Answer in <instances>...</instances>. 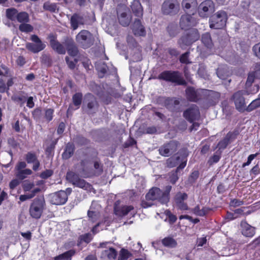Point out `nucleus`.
Here are the masks:
<instances>
[{
	"mask_svg": "<svg viewBox=\"0 0 260 260\" xmlns=\"http://www.w3.org/2000/svg\"><path fill=\"white\" fill-rule=\"evenodd\" d=\"M50 45L52 49L59 54H65L66 51L69 55L75 57L79 54V50L74 41L67 38L64 42V46L59 42L53 34L49 36Z\"/></svg>",
	"mask_w": 260,
	"mask_h": 260,
	"instance_id": "nucleus-1",
	"label": "nucleus"
},
{
	"mask_svg": "<svg viewBox=\"0 0 260 260\" xmlns=\"http://www.w3.org/2000/svg\"><path fill=\"white\" fill-rule=\"evenodd\" d=\"M171 185H167L165 190L162 191L159 187H153L150 189L145 196L147 201H156L162 205H167L170 200Z\"/></svg>",
	"mask_w": 260,
	"mask_h": 260,
	"instance_id": "nucleus-2",
	"label": "nucleus"
},
{
	"mask_svg": "<svg viewBox=\"0 0 260 260\" xmlns=\"http://www.w3.org/2000/svg\"><path fill=\"white\" fill-rule=\"evenodd\" d=\"M159 80L171 82L176 85L186 86L187 82L178 71L166 70L160 73L157 77Z\"/></svg>",
	"mask_w": 260,
	"mask_h": 260,
	"instance_id": "nucleus-3",
	"label": "nucleus"
},
{
	"mask_svg": "<svg viewBox=\"0 0 260 260\" xmlns=\"http://www.w3.org/2000/svg\"><path fill=\"white\" fill-rule=\"evenodd\" d=\"M228 18V15L226 12L223 10L217 11L210 17V27L213 29L223 28L226 25Z\"/></svg>",
	"mask_w": 260,
	"mask_h": 260,
	"instance_id": "nucleus-4",
	"label": "nucleus"
},
{
	"mask_svg": "<svg viewBox=\"0 0 260 260\" xmlns=\"http://www.w3.org/2000/svg\"><path fill=\"white\" fill-rule=\"evenodd\" d=\"M200 34L196 28H192L186 31L178 40V44L183 49L185 46H188L198 41L200 38Z\"/></svg>",
	"mask_w": 260,
	"mask_h": 260,
	"instance_id": "nucleus-5",
	"label": "nucleus"
},
{
	"mask_svg": "<svg viewBox=\"0 0 260 260\" xmlns=\"http://www.w3.org/2000/svg\"><path fill=\"white\" fill-rule=\"evenodd\" d=\"M99 104L96 98L91 93L85 95L83 108L89 115H93L98 110Z\"/></svg>",
	"mask_w": 260,
	"mask_h": 260,
	"instance_id": "nucleus-6",
	"label": "nucleus"
},
{
	"mask_svg": "<svg viewBox=\"0 0 260 260\" xmlns=\"http://www.w3.org/2000/svg\"><path fill=\"white\" fill-rule=\"evenodd\" d=\"M45 206V202L43 197H37L34 199L29 207L30 216L35 219H39L42 215Z\"/></svg>",
	"mask_w": 260,
	"mask_h": 260,
	"instance_id": "nucleus-7",
	"label": "nucleus"
},
{
	"mask_svg": "<svg viewBox=\"0 0 260 260\" xmlns=\"http://www.w3.org/2000/svg\"><path fill=\"white\" fill-rule=\"evenodd\" d=\"M76 40L83 49L90 47L94 43V39L92 34L88 30H81L76 36Z\"/></svg>",
	"mask_w": 260,
	"mask_h": 260,
	"instance_id": "nucleus-8",
	"label": "nucleus"
},
{
	"mask_svg": "<svg viewBox=\"0 0 260 260\" xmlns=\"http://www.w3.org/2000/svg\"><path fill=\"white\" fill-rule=\"evenodd\" d=\"M180 143L177 140H170L165 143L158 149L160 155L168 157L175 153L180 146Z\"/></svg>",
	"mask_w": 260,
	"mask_h": 260,
	"instance_id": "nucleus-9",
	"label": "nucleus"
},
{
	"mask_svg": "<svg viewBox=\"0 0 260 260\" xmlns=\"http://www.w3.org/2000/svg\"><path fill=\"white\" fill-rule=\"evenodd\" d=\"M157 102L171 112L177 113L180 111L178 107L180 101L175 98L159 96L157 99Z\"/></svg>",
	"mask_w": 260,
	"mask_h": 260,
	"instance_id": "nucleus-10",
	"label": "nucleus"
},
{
	"mask_svg": "<svg viewBox=\"0 0 260 260\" xmlns=\"http://www.w3.org/2000/svg\"><path fill=\"white\" fill-rule=\"evenodd\" d=\"M246 93L245 90H239L235 92L231 96V100L234 102L235 108L240 113L244 112V107L246 104L244 95Z\"/></svg>",
	"mask_w": 260,
	"mask_h": 260,
	"instance_id": "nucleus-11",
	"label": "nucleus"
},
{
	"mask_svg": "<svg viewBox=\"0 0 260 260\" xmlns=\"http://www.w3.org/2000/svg\"><path fill=\"white\" fill-rule=\"evenodd\" d=\"M239 134V132L238 129L228 132L225 136L218 142L216 147L218 149L216 153H217L218 151L222 152L223 150L225 149L230 143L236 139Z\"/></svg>",
	"mask_w": 260,
	"mask_h": 260,
	"instance_id": "nucleus-12",
	"label": "nucleus"
},
{
	"mask_svg": "<svg viewBox=\"0 0 260 260\" xmlns=\"http://www.w3.org/2000/svg\"><path fill=\"white\" fill-rule=\"evenodd\" d=\"M30 40L35 43H27L26 44V48L28 51L34 53H37L45 48L46 45L42 42L37 35H32L30 37Z\"/></svg>",
	"mask_w": 260,
	"mask_h": 260,
	"instance_id": "nucleus-13",
	"label": "nucleus"
},
{
	"mask_svg": "<svg viewBox=\"0 0 260 260\" xmlns=\"http://www.w3.org/2000/svg\"><path fill=\"white\" fill-rule=\"evenodd\" d=\"M179 4L177 0H165L161 6V11L164 14L174 15L178 13Z\"/></svg>",
	"mask_w": 260,
	"mask_h": 260,
	"instance_id": "nucleus-14",
	"label": "nucleus"
},
{
	"mask_svg": "<svg viewBox=\"0 0 260 260\" xmlns=\"http://www.w3.org/2000/svg\"><path fill=\"white\" fill-rule=\"evenodd\" d=\"M50 203L55 205H62L68 201V193L64 190H59L49 196Z\"/></svg>",
	"mask_w": 260,
	"mask_h": 260,
	"instance_id": "nucleus-15",
	"label": "nucleus"
},
{
	"mask_svg": "<svg viewBox=\"0 0 260 260\" xmlns=\"http://www.w3.org/2000/svg\"><path fill=\"white\" fill-rule=\"evenodd\" d=\"M183 116L189 122H193L200 118V112L198 107L192 105L186 109L183 113Z\"/></svg>",
	"mask_w": 260,
	"mask_h": 260,
	"instance_id": "nucleus-16",
	"label": "nucleus"
},
{
	"mask_svg": "<svg viewBox=\"0 0 260 260\" xmlns=\"http://www.w3.org/2000/svg\"><path fill=\"white\" fill-rule=\"evenodd\" d=\"M127 7L123 5H118L117 14L119 23L123 26H127L131 22V18L126 13Z\"/></svg>",
	"mask_w": 260,
	"mask_h": 260,
	"instance_id": "nucleus-17",
	"label": "nucleus"
},
{
	"mask_svg": "<svg viewBox=\"0 0 260 260\" xmlns=\"http://www.w3.org/2000/svg\"><path fill=\"white\" fill-rule=\"evenodd\" d=\"M214 9V4L211 0H206L199 5V14L202 17H207Z\"/></svg>",
	"mask_w": 260,
	"mask_h": 260,
	"instance_id": "nucleus-18",
	"label": "nucleus"
},
{
	"mask_svg": "<svg viewBox=\"0 0 260 260\" xmlns=\"http://www.w3.org/2000/svg\"><path fill=\"white\" fill-rule=\"evenodd\" d=\"M196 23L197 21L193 16L188 14L182 15L180 19L179 25L182 29H189Z\"/></svg>",
	"mask_w": 260,
	"mask_h": 260,
	"instance_id": "nucleus-19",
	"label": "nucleus"
},
{
	"mask_svg": "<svg viewBox=\"0 0 260 260\" xmlns=\"http://www.w3.org/2000/svg\"><path fill=\"white\" fill-rule=\"evenodd\" d=\"M119 201H117L114 205V213L118 217H124L134 209V207L132 205L119 206Z\"/></svg>",
	"mask_w": 260,
	"mask_h": 260,
	"instance_id": "nucleus-20",
	"label": "nucleus"
},
{
	"mask_svg": "<svg viewBox=\"0 0 260 260\" xmlns=\"http://www.w3.org/2000/svg\"><path fill=\"white\" fill-rule=\"evenodd\" d=\"M188 196L185 192H178L174 197V201L177 207L181 210H187L188 207L184 201L187 199Z\"/></svg>",
	"mask_w": 260,
	"mask_h": 260,
	"instance_id": "nucleus-21",
	"label": "nucleus"
},
{
	"mask_svg": "<svg viewBox=\"0 0 260 260\" xmlns=\"http://www.w3.org/2000/svg\"><path fill=\"white\" fill-rule=\"evenodd\" d=\"M242 234L248 238H252L255 234V228L251 226L247 223L245 220H243L240 222Z\"/></svg>",
	"mask_w": 260,
	"mask_h": 260,
	"instance_id": "nucleus-22",
	"label": "nucleus"
},
{
	"mask_svg": "<svg viewBox=\"0 0 260 260\" xmlns=\"http://www.w3.org/2000/svg\"><path fill=\"white\" fill-rule=\"evenodd\" d=\"M25 159L27 164H32V170L35 171L38 170L40 167V162L38 158L36 153L33 151L28 152L25 155Z\"/></svg>",
	"mask_w": 260,
	"mask_h": 260,
	"instance_id": "nucleus-23",
	"label": "nucleus"
},
{
	"mask_svg": "<svg viewBox=\"0 0 260 260\" xmlns=\"http://www.w3.org/2000/svg\"><path fill=\"white\" fill-rule=\"evenodd\" d=\"M187 163V159L185 156H182V162L177 167L176 170L175 171H172L169 175V180L170 182L172 184H175L176 182L178 181L179 177L178 176V172L180 170H182L185 168Z\"/></svg>",
	"mask_w": 260,
	"mask_h": 260,
	"instance_id": "nucleus-24",
	"label": "nucleus"
},
{
	"mask_svg": "<svg viewBox=\"0 0 260 260\" xmlns=\"http://www.w3.org/2000/svg\"><path fill=\"white\" fill-rule=\"evenodd\" d=\"M130 7L131 11L134 16L142 19L143 9L139 0H133Z\"/></svg>",
	"mask_w": 260,
	"mask_h": 260,
	"instance_id": "nucleus-25",
	"label": "nucleus"
},
{
	"mask_svg": "<svg viewBox=\"0 0 260 260\" xmlns=\"http://www.w3.org/2000/svg\"><path fill=\"white\" fill-rule=\"evenodd\" d=\"M139 18L135 19L133 24V31L135 36H145L146 34L145 28Z\"/></svg>",
	"mask_w": 260,
	"mask_h": 260,
	"instance_id": "nucleus-26",
	"label": "nucleus"
},
{
	"mask_svg": "<svg viewBox=\"0 0 260 260\" xmlns=\"http://www.w3.org/2000/svg\"><path fill=\"white\" fill-rule=\"evenodd\" d=\"M186 149H182V151H184L185 153L181 155V156H172L167 159L166 164L169 168H173L180 165L182 162V156H185L187 159V154H186Z\"/></svg>",
	"mask_w": 260,
	"mask_h": 260,
	"instance_id": "nucleus-27",
	"label": "nucleus"
},
{
	"mask_svg": "<svg viewBox=\"0 0 260 260\" xmlns=\"http://www.w3.org/2000/svg\"><path fill=\"white\" fill-rule=\"evenodd\" d=\"M185 94L187 99L190 102H197L199 100L198 93L193 87H187L185 89Z\"/></svg>",
	"mask_w": 260,
	"mask_h": 260,
	"instance_id": "nucleus-28",
	"label": "nucleus"
},
{
	"mask_svg": "<svg viewBox=\"0 0 260 260\" xmlns=\"http://www.w3.org/2000/svg\"><path fill=\"white\" fill-rule=\"evenodd\" d=\"M75 151V146L73 143H68L65 147L62 157L64 159H68L72 157Z\"/></svg>",
	"mask_w": 260,
	"mask_h": 260,
	"instance_id": "nucleus-29",
	"label": "nucleus"
},
{
	"mask_svg": "<svg viewBox=\"0 0 260 260\" xmlns=\"http://www.w3.org/2000/svg\"><path fill=\"white\" fill-rule=\"evenodd\" d=\"M117 255V252L113 247H110L108 249L105 250L102 252V257H107L109 259H114Z\"/></svg>",
	"mask_w": 260,
	"mask_h": 260,
	"instance_id": "nucleus-30",
	"label": "nucleus"
},
{
	"mask_svg": "<svg viewBox=\"0 0 260 260\" xmlns=\"http://www.w3.org/2000/svg\"><path fill=\"white\" fill-rule=\"evenodd\" d=\"M83 20V17L80 16L79 14L77 13H74L71 17L70 19V23L71 28L73 30H76L78 28L79 24L82 23L81 22V21Z\"/></svg>",
	"mask_w": 260,
	"mask_h": 260,
	"instance_id": "nucleus-31",
	"label": "nucleus"
},
{
	"mask_svg": "<svg viewBox=\"0 0 260 260\" xmlns=\"http://www.w3.org/2000/svg\"><path fill=\"white\" fill-rule=\"evenodd\" d=\"M162 244L166 247L173 248L177 245V241L172 237H167L161 240Z\"/></svg>",
	"mask_w": 260,
	"mask_h": 260,
	"instance_id": "nucleus-32",
	"label": "nucleus"
},
{
	"mask_svg": "<svg viewBox=\"0 0 260 260\" xmlns=\"http://www.w3.org/2000/svg\"><path fill=\"white\" fill-rule=\"evenodd\" d=\"M76 251L74 249H70L54 257V259L71 260L72 257L75 255Z\"/></svg>",
	"mask_w": 260,
	"mask_h": 260,
	"instance_id": "nucleus-33",
	"label": "nucleus"
},
{
	"mask_svg": "<svg viewBox=\"0 0 260 260\" xmlns=\"http://www.w3.org/2000/svg\"><path fill=\"white\" fill-rule=\"evenodd\" d=\"M93 237L89 233L81 235L78 237L77 245L78 246H80L83 242L86 244H88L91 241Z\"/></svg>",
	"mask_w": 260,
	"mask_h": 260,
	"instance_id": "nucleus-34",
	"label": "nucleus"
},
{
	"mask_svg": "<svg viewBox=\"0 0 260 260\" xmlns=\"http://www.w3.org/2000/svg\"><path fill=\"white\" fill-rule=\"evenodd\" d=\"M17 13V10L14 8L7 9L6 11L7 18L12 21L16 20Z\"/></svg>",
	"mask_w": 260,
	"mask_h": 260,
	"instance_id": "nucleus-35",
	"label": "nucleus"
},
{
	"mask_svg": "<svg viewBox=\"0 0 260 260\" xmlns=\"http://www.w3.org/2000/svg\"><path fill=\"white\" fill-rule=\"evenodd\" d=\"M83 98V94L81 92H76L72 96V101L74 106L77 108L76 109L79 108L80 105L82 104Z\"/></svg>",
	"mask_w": 260,
	"mask_h": 260,
	"instance_id": "nucleus-36",
	"label": "nucleus"
},
{
	"mask_svg": "<svg viewBox=\"0 0 260 260\" xmlns=\"http://www.w3.org/2000/svg\"><path fill=\"white\" fill-rule=\"evenodd\" d=\"M202 42L207 48H211L212 45V41L209 32H206L202 35Z\"/></svg>",
	"mask_w": 260,
	"mask_h": 260,
	"instance_id": "nucleus-37",
	"label": "nucleus"
},
{
	"mask_svg": "<svg viewBox=\"0 0 260 260\" xmlns=\"http://www.w3.org/2000/svg\"><path fill=\"white\" fill-rule=\"evenodd\" d=\"M16 20L21 23H27L29 21V15L26 12H18Z\"/></svg>",
	"mask_w": 260,
	"mask_h": 260,
	"instance_id": "nucleus-38",
	"label": "nucleus"
},
{
	"mask_svg": "<svg viewBox=\"0 0 260 260\" xmlns=\"http://www.w3.org/2000/svg\"><path fill=\"white\" fill-rule=\"evenodd\" d=\"M67 179L71 183H72L74 185L75 183H76L78 179L80 178L78 174L73 171H69L67 173L66 175Z\"/></svg>",
	"mask_w": 260,
	"mask_h": 260,
	"instance_id": "nucleus-39",
	"label": "nucleus"
},
{
	"mask_svg": "<svg viewBox=\"0 0 260 260\" xmlns=\"http://www.w3.org/2000/svg\"><path fill=\"white\" fill-rule=\"evenodd\" d=\"M32 172L29 169H25L17 172L16 174V177L19 180H23L27 177L28 175L32 174Z\"/></svg>",
	"mask_w": 260,
	"mask_h": 260,
	"instance_id": "nucleus-40",
	"label": "nucleus"
},
{
	"mask_svg": "<svg viewBox=\"0 0 260 260\" xmlns=\"http://www.w3.org/2000/svg\"><path fill=\"white\" fill-rule=\"evenodd\" d=\"M43 8L46 11L50 12H58V8H57L56 4L50 3V2H45L43 5Z\"/></svg>",
	"mask_w": 260,
	"mask_h": 260,
	"instance_id": "nucleus-41",
	"label": "nucleus"
},
{
	"mask_svg": "<svg viewBox=\"0 0 260 260\" xmlns=\"http://www.w3.org/2000/svg\"><path fill=\"white\" fill-rule=\"evenodd\" d=\"M75 186L84 189L85 190H87L90 188L91 185L89 183L87 182L85 180L80 178L78 179V181L75 183Z\"/></svg>",
	"mask_w": 260,
	"mask_h": 260,
	"instance_id": "nucleus-42",
	"label": "nucleus"
},
{
	"mask_svg": "<svg viewBox=\"0 0 260 260\" xmlns=\"http://www.w3.org/2000/svg\"><path fill=\"white\" fill-rule=\"evenodd\" d=\"M190 52L187 51L182 54L179 57V61L182 64H188L191 63L189 60Z\"/></svg>",
	"mask_w": 260,
	"mask_h": 260,
	"instance_id": "nucleus-43",
	"label": "nucleus"
},
{
	"mask_svg": "<svg viewBox=\"0 0 260 260\" xmlns=\"http://www.w3.org/2000/svg\"><path fill=\"white\" fill-rule=\"evenodd\" d=\"M96 69L98 72L99 77L101 78L107 73L108 68L106 63L103 62L102 64L98 67Z\"/></svg>",
	"mask_w": 260,
	"mask_h": 260,
	"instance_id": "nucleus-44",
	"label": "nucleus"
},
{
	"mask_svg": "<svg viewBox=\"0 0 260 260\" xmlns=\"http://www.w3.org/2000/svg\"><path fill=\"white\" fill-rule=\"evenodd\" d=\"M19 29L21 32L28 33L32 31L34 27L30 24L23 23L19 25Z\"/></svg>",
	"mask_w": 260,
	"mask_h": 260,
	"instance_id": "nucleus-45",
	"label": "nucleus"
},
{
	"mask_svg": "<svg viewBox=\"0 0 260 260\" xmlns=\"http://www.w3.org/2000/svg\"><path fill=\"white\" fill-rule=\"evenodd\" d=\"M56 143V141H53L49 146L46 147L45 149V153L48 156L53 155Z\"/></svg>",
	"mask_w": 260,
	"mask_h": 260,
	"instance_id": "nucleus-46",
	"label": "nucleus"
},
{
	"mask_svg": "<svg viewBox=\"0 0 260 260\" xmlns=\"http://www.w3.org/2000/svg\"><path fill=\"white\" fill-rule=\"evenodd\" d=\"M164 214L168 217V221L170 224H174L177 221V216L171 212V211L167 209L165 211Z\"/></svg>",
	"mask_w": 260,
	"mask_h": 260,
	"instance_id": "nucleus-47",
	"label": "nucleus"
},
{
	"mask_svg": "<svg viewBox=\"0 0 260 260\" xmlns=\"http://www.w3.org/2000/svg\"><path fill=\"white\" fill-rule=\"evenodd\" d=\"M197 5V0H183L182 2V7L186 9H189L191 7H195Z\"/></svg>",
	"mask_w": 260,
	"mask_h": 260,
	"instance_id": "nucleus-48",
	"label": "nucleus"
},
{
	"mask_svg": "<svg viewBox=\"0 0 260 260\" xmlns=\"http://www.w3.org/2000/svg\"><path fill=\"white\" fill-rule=\"evenodd\" d=\"M41 62L48 67H51L52 60L49 55L44 54L41 57Z\"/></svg>",
	"mask_w": 260,
	"mask_h": 260,
	"instance_id": "nucleus-49",
	"label": "nucleus"
},
{
	"mask_svg": "<svg viewBox=\"0 0 260 260\" xmlns=\"http://www.w3.org/2000/svg\"><path fill=\"white\" fill-rule=\"evenodd\" d=\"M0 76L10 77L9 69L4 64L0 63Z\"/></svg>",
	"mask_w": 260,
	"mask_h": 260,
	"instance_id": "nucleus-50",
	"label": "nucleus"
},
{
	"mask_svg": "<svg viewBox=\"0 0 260 260\" xmlns=\"http://www.w3.org/2000/svg\"><path fill=\"white\" fill-rule=\"evenodd\" d=\"M132 256V253L128 250L122 248L120 251V255L118 258L121 260H127Z\"/></svg>",
	"mask_w": 260,
	"mask_h": 260,
	"instance_id": "nucleus-51",
	"label": "nucleus"
},
{
	"mask_svg": "<svg viewBox=\"0 0 260 260\" xmlns=\"http://www.w3.org/2000/svg\"><path fill=\"white\" fill-rule=\"evenodd\" d=\"M54 110L53 109L49 108L45 110L44 118L48 122L51 121L53 117Z\"/></svg>",
	"mask_w": 260,
	"mask_h": 260,
	"instance_id": "nucleus-52",
	"label": "nucleus"
},
{
	"mask_svg": "<svg viewBox=\"0 0 260 260\" xmlns=\"http://www.w3.org/2000/svg\"><path fill=\"white\" fill-rule=\"evenodd\" d=\"M218 152V154H214L213 156L209 158L208 161V163L209 165H212L213 164L217 163L219 161L221 158V151Z\"/></svg>",
	"mask_w": 260,
	"mask_h": 260,
	"instance_id": "nucleus-53",
	"label": "nucleus"
},
{
	"mask_svg": "<svg viewBox=\"0 0 260 260\" xmlns=\"http://www.w3.org/2000/svg\"><path fill=\"white\" fill-rule=\"evenodd\" d=\"M66 62L71 70H74L75 68L76 63L78 62V59L74 58L73 60H71L69 56L65 57Z\"/></svg>",
	"mask_w": 260,
	"mask_h": 260,
	"instance_id": "nucleus-54",
	"label": "nucleus"
},
{
	"mask_svg": "<svg viewBox=\"0 0 260 260\" xmlns=\"http://www.w3.org/2000/svg\"><path fill=\"white\" fill-rule=\"evenodd\" d=\"M77 143L80 146H85L88 144L89 140L82 136H77L76 138Z\"/></svg>",
	"mask_w": 260,
	"mask_h": 260,
	"instance_id": "nucleus-55",
	"label": "nucleus"
},
{
	"mask_svg": "<svg viewBox=\"0 0 260 260\" xmlns=\"http://www.w3.org/2000/svg\"><path fill=\"white\" fill-rule=\"evenodd\" d=\"M12 99L15 102L23 104L26 102L27 96L23 94L16 95L12 98Z\"/></svg>",
	"mask_w": 260,
	"mask_h": 260,
	"instance_id": "nucleus-56",
	"label": "nucleus"
},
{
	"mask_svg": "<svg viewBox=\"0 0 260 260\" xmlns=\"http://www.w3.org/2000/svg\"><path fill=\"white\" fill-rule=\"evenodd\" d=\"M137 144V141L131 136H129L128 139L124 143L123 147L124 148H127Z\"/></svg>",
	"mask_w": 260,
	"mask_h": 260,
	"instance_id": "nucleus-57",
	"label": "nucleus"
},
{
	"mask_svg": "<svg viewBox=\"0 0 260 260\" xmlns=\"http://www.w3.org/2000/svg\"><path fill=\"white\" fill-rule=\"evenodd\" d=\"M34 186V183L33 182H30L29 181H24L22 184V187L24 191H30Z\"/></svg>",
	"mask_w": 260,
	"mask_h": 260,
	"instance_id": "nucleus-58",
	"label": "nucleus"
},
{
	"mask_svg": "<svg viewBox=\"0 0 260 260\" xmlns=\"http://www.w3.org/2000/svg\"><path fill=\"white\" fill-rule=\"evenodd\" d=\"M255 79H256V77L253 72L249 73L246 82V86L247 87L250 86L254 82Z\"/></svg>",
	"mask_w": 260,
	"mask_h": 260,
	"instance_id": "nucleus-59",
	"label": "nucleus"
},
{
	"mask_svg": "<svg viewBox=\"0 0 260 260\" xmlns=\"http://www.w3.org/2000/svg\"><path fill=\"white\" fill-rule=\"evenodd\" d=\"M53 174V171L52 170L47 169L44 171L42 172L40 177L43 179H47L49 177H51Z\"/></svg>",
	"mask_w": 260,
	"mask_h": 260,
	"instance_id": "nucleus-60",
	"label": "nucleus"
},
{
	"mask_svg": "<svg viewBox=\"0 0 260 260\" xmlns=\"http://www.w3.org/2000/svg\"><path fill=\"white\" fill-rule=\"evenodd\" d=\"M87 215L89 218V220L91 222H94L98 219V212L94 211L89 210L87 212Z\"/></svg>",
	"mask_w": 260,
	"mask_h": 260,
	"instance_id": "nucleus-61",
	"label": "nucleus"
},
{
	"mask_svg": "<svg viewBox=\"0 0 260 260\" xmlns=\"http://www.w3.org/2000/svg\"><path fill=\"white\" fill-rule=\"evenodd\" d=\"M42 115V110L40 108H36L32 112V116L34 119L39 120L41 118Z\"/></svg>",
	"mask_w": 260,
	"mask_h": 260,
	"instance_id": "nucleus-62",
	"label": "nucleus"
},
{
	"mask_svg": "<svg viewBox=\"0 0 260 260\" xmlns=\"http://www.w3.org/2000/svg\"><path fill=\"white\" fill-rule=\"evenodd\" d=\"M248 246L252 249L260 246V236L248 244Z\"/></svg>",
	"mask_w": 260,
	"mask_h": 260,
	"instance_id": "nucleus-63",
	"label": "nucleus"
},
{
	"mask_svg": "<svg viewBox=\"0 0 260 260\" xmlns=\"http://www.w3.org/2000/svg\"><path fill=\"white\" fill-rule=\"evenodd\" d=\"M254 55L260 59V42L254 45L252 47Z\"/></svg>",
	"mask_w": 260,
	"mask_h": 260,
	"instance_id": "nucleus-64",
	"label": "nucleus"
}]
</instances>
